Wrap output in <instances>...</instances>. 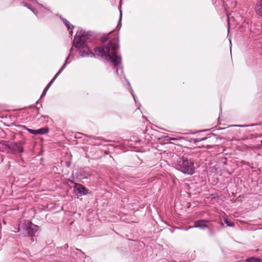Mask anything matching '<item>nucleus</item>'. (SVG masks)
<instances>
[{"instance_id":"dca6fc26","label":"nucleus","mask_w":262,"mask_h":262,"mask_svg":"<svg viewBox=\"0 0 262 262\" xmlns=\"http://www.w3.org/2000/svg\"><path fill=\"white\" fill-rule=\"evenodd\" d=\"M261 144H262V140H261Z\"/></svg>"},{"instance_id":"0eeeda50","label":"nucleus","mask_w":262,"mask_h":262,"mask_svg":"<svg viewBox=\"0 0 262 262\" xmlns=\"http://www.w3.org/2000/svg\"><path fill=\"white\" fill-rule=\"evenodd\" d=\"M27 130L31 133L35 135L39 134L43 135L44 134L47 133L49 131L48 128H41L38 129L34 130L32 129L27 128Z\"/></svg>"},{"instance_id":"20e7f679","label":"nucleus","mask_w":262,"mask_h":262,"mask_svg":"<svg viewBox=\"0 0 262 262\" xmlns=\"http://www.w3.org/2000/svg\"><path fill=\"white\" fill-rule=\"evenodd\" d=\"M74 189L79 195H84L89 193V190L86 189L83 186L80 184H75Z\"/></svg>"},{"instance_id":"f03ea898","label":"nucleus","mask_w":262,"mask_h":262,"mask_svg":"<svg viewBox=\"0 0 262 262\" xmlns=\"http://www.w3.org/2000/svg\"><path fill=\"white\" fill-rule=\"evenodd\" d=\"M180 169L185 173L192 174L194 171L193 163L188 160H183L179 162Z\"/></svg>"},{"instance_id":"1a4fd4ad","label":"nucleus","mask_w":262,"mask_h":262,"mask_svg":"<svg viewBox=\"0 0 262 262\" xmlns=\"http://www.w3.org/2000/svg\"><path fill=\"white\" fill-rule=\"evenodd\" d=\"M9 143L6 141H2L0 142V150L4 151L9 149Z\"/></svg>"},{"instance_id":"2eb2a0df","label":"nucleus","mask_w":262,"mask_h":262,"mask_svg":"<svg viewBox=\"0 0 262 262\" xmlns=\"http://www.w3.org/2000/svg\"><path fill=\"white\" fill-rule=\"evenodd\" d=\"M109 37H108V35H105L101 37V40L102 42H105L108 40Z\"/></svg>"},{"instance_id":"4468645a","label":"nucleus","mask_w":262,"mask_h":262,"mask_svg":"<svg viewBox=\"0 0 262 262\" xmlns=\"http://www.w3.org/2000/svg\"><path fill=\"white\" fill-rule=\"evenodd\" d=\"M224 222L229 226L232 227L234 225L233 223L229 222L227 219H224Z\"/></svg>"},{"instance_id":"9b49d317","label":"nucleus","mask_w":262,"mask_h":262,"mask_svg":"<svg viewBox=\"0 0 262 262\" xmlns=\"http://www.w3.org/2000/svg\"><path fill=\"white\" fill-rule=\"evenodd\" d=\"M246 262H262V260L260 258L251 257L250 258H247L246 260Z\"/></svg>"},{"instance_id":"7ed1b4c3","label":"nucleus","mask_w":262,"mask_h":262,"mask_svg":"<svg viewBox=\"0 0 262 262\" xmlns=\"http://www.w3.org/2000/svg\"><path fill=\"white\" fill-rule=\"evenodd\" d=\"M74 43L75 47L78 48L80 52H82L83 51L85 54H88L89 52L88 47L84 43V42L82 41V39L80 38L78 36L75 37Z\"/></svg>"},{"instance_id":"423d86ee","label":"nucleus","mask_w":262,"mask_h":262,"mask_svg":"<svg viewBox=\"0 0 262 262\" xmlns=\"http://www.w3.org/2000/svg\"><path fill=\"white\" fill-rule=\"evenodd\" d=\"M29 228L28 229V233L32 236L34 234L35 232L37 230L38 227L31 223L30 221L27 222Z\"/></svg>"},{"instance_id":"ddd939ff","label":"nucleus","mask_w":262,"mask_h":262,"mask_svg":"<svg viewBox=\"0 0 262 262\" xmlns=\"http://www.w3.org/2000/svg\"><path fill=\"white\" fill-rule=\"evenodd\" d=\"M63 21L68 29H72L73 28V26L72 25H71L70 23L66 19L63 20Z\"/></svg>"},{"instance_id":"6e6552de","label":"nucleus","mask_w":262,"mask_h":262,"mask_svg":"<svg viewBox=\"0 0 262 262\" xmlns=\"http://www.w3.org/2000/svg\"><path fill=\"white\" fill-rule=\"evenodd\" d=\"M255 9L256 13L262 16V0L256 4Z\"/></svg>"},{"instance_id":"f257e3e1","label":"nucleus","mask_w":262,"mask_h":262,"mask_svg":"<svg viewBox=\"0 0 262 262\" xmlns=\"http://www.w3.org/2000/svg\"><path fill=\"white\" fill-rule=\"evenodd\" d=\"M118 39L115 37L111 40L107 46L96 48L95 53L104 57L107 60L113 63L115 66H117L121 62V58L116 54V50L118 48Z\"/></svg>"},{"instance_id":"9d476101","label":"nucleus","mask_w":262,"mask_h":262,"mask_svg":"<svg viewBox=\"0 0 262 262\" xmlns=\"http://www.w3.org/2000/svg\"><path fill=\"white\" fill-rule=\"evenodd\" d=\"M61 70H60L57 74L56 75H55V76L54 77V78L51 80V81L48 84V85L46 87V88L45 89L43 92V93L42 94V95H43L45 94V93H46V92L48 91V90L49 89V88H50V86H51V85L52 84L53 81L54 80V79L56 78L57 76L59 74V73L60 72Z\"/></svg>"},{"instance_id":"f8f14e48","label":"nucleus","mask_w":262,"mask_h":262,"mask_svg":"<svg viewBox=\"0 0 262 262\" xmlns=\"http://www.w3.org/2000/svg\"><path fill=\"white\" fill-rule=\"evenodd\" d=\"M195 227H200L202 229L206 228L207 226L205 225H202L201 222H196L195 223Z\"/></svg>"},{"instance_id":"39448f33","label":"nucleus","mask_w":262,"mask_h":262,"mask_svg":"<svg viewBox=\"0 0 262 262\" xmlns=\"http://www.w3.org/2000/svg\"><path fill=\"white\" fill-rule=\"evenodd\" d=\"M9 149L11 150L13 152H22L23 151V147L20 143H9Z\"/></svg>"}]
</instances>
